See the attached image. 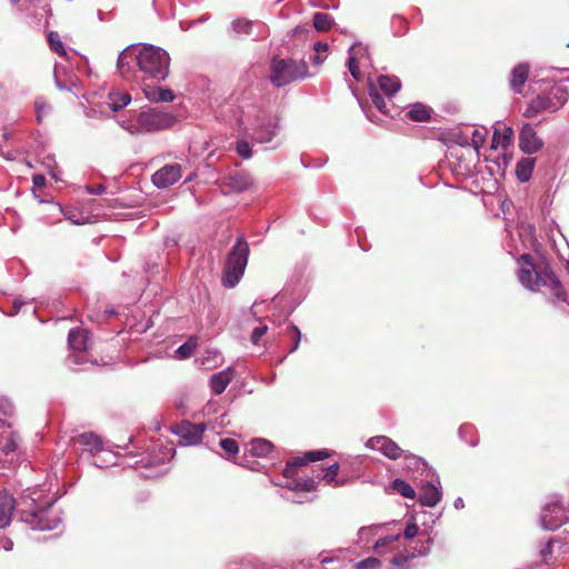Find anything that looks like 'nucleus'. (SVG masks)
<instances>
[{"label":"nucleus","instance_id":"1","mask_svg":"<svg viewBox=\"0 0 569 569\" xmlns=\"http://www.w3.org/2000/svg\"><path fill=\"white\" fill-rule=\"evenodd\" d=\"M249 252V243L243 237H239L228 254L223 269L222 284L224 287L233 288L240 281L248 263Z\"/></svg>","mask_w":569,"mask_h":569},{"label":"nucleus","instance_id":"2","mask_svg":"<svg viewBox=\"0 0 569 569\" xmlns=\"http://www.w3.org/2000/svg\"><path fill=\"white\" fill-rule=\"evenodd\" d=\"M137 64L150 78L161 80L168 76L169 56L160 48L144 46L137 56Z\"/></svg>","mask_w":569,"mask_h":569},{"label":"nucleus","instance_id":"3","mask_svg":"<svg viewBox=\"0 0 569 569\" xmlns=\"http://www.w3.org/2000/svg\"><path fill=\"white\" fill-rule=\"evenodd\" d=\"M271 82L277 87L309 77L305 60L273 59L271 63Z\"/></svg>","mask_w":569,"mask_h":569},{"label":"nucleus","instance_id":"4","mask_svg":"<svg viewBox=\"0 0 569 569\" xmlns=\"http://www.w3.org/2000/svg\"><path fill=\"white\" fill-rule=\"evenodd\" d=\"M568 100V92L562 87H552L547 94L532 99L523 112L526 118H535L542 112H556Z\"/></svg>","mask_w":569,"mask_h":569},{"label":"nucleus","instance_id":"5","mask_svg":"<svg viewBox=\"0 0 569 569\" xmlns=\"http://www.w3.org/2000/svg\"><path fill=\"white\" fill-rule=\"evenodd\" d=\"M176 117L159 108H152L139 113L137 119V133H149L166 130L173 126Z\"/></svg>","mask_w":569,"mask_h":569},{"label":"nucleus","instance_id":"6","mask_svg":"<svg viewBox=\"0 0 569 569\" xmlns=\"http://www.w3.org/2000/svg\"><path fill=\"white\" fill-rule=\"evenodd\" d=\"M518 264V279L520 283L531 291H538L540 279L542 274V268L537 269L533 262V257L529 253H523L517 259Z\"/></svg>","mask_w":569,"mask_h":569},{"label":"nucleus","instance_id":"7","mask_svg":"<svg viewBox=\"0 0 569 569\" xmlns=\"http://www.w3.org/2000/svg\"><path fill=\"white\" fill-rule=\"evenodd\" d=\"M567 519L566 509L558 500L548 502L541 511V523L547 530L560 528Z\"/></svg>","mask_w":569,"mask_h":569},{"label":"nucleus","instance_id":"8","mask_svg":"<svg viewBox=\"0 0 569 569\" xmlns=\"http://www.w3.org/2000/svg\"><path fill=\"white\" fill-rule=\"evenodd\" d=\"M277 123L270 114L259 111L254 121V137L260 143L270 142L276 134Z\"/></svg>","mask_w":569,"mask_h":569},{"label":"nucleus","instance_id":"9","mask_svg":"<svg viewBox=\"0 0 569 569\" xmlns=\"http://www.w3.org/2000/svg\"><path fill=\"white\" fill-rule=\"evenodd\" d=\"M330 456L327 449L308 451L302 457H296L288 461L283 469V476L291 478L296 475L297 468L307 465L308 462L319 461Z\"/></svg>","mask_w":569,"mask_h":569},{"label":"nucleus","instance_id":"10","mask_svg":"<svg viewBox=\"0 0 569 569\" xmlns=\"http://www.w3.org/2000/svg\"><path fill=\"white\" fill-rule=\"evenodd\" d=\"M174 432L180 437L181 443L186 446L197 445L202 440L204 425L183 421L176 427Z\"/></svg>","mask_w":569,"mask_h":569},{"label":"nucleus","instance_id":"11","mask_svg":"<svg viewBox=\"0 0 569 569\" xmlns=\"http://www.w3.org/2000/svg\"><path fill=\"white\" fill-rule=\"evenodd\" d=\"M367 447L382 452L386 457L397 460L402 456L403 450L386 436L372 437L367 441Z\"/></svg>","mask_w":569,"mask_h":569},{"label":"nucleus","instance_id":"12","mask_svg":"<svg viewBox=\"0 0 569 569\" xmlns=\"http://www.w3.org/2000/svg\"><path fill=\"white\" fill-rule=\"evenodd\" d=\"M182 176L179 163L167 164L152 174V182L158 188H168L176 183Z\"/></svg>","mask_w":569,"mask_h":569},{"label":"nucleus","instance_id":"13","mask_svg":"<svg viewBox=\"0 0 569 569\" xmlns=\"http://www.w3.org/2000/svg\"><path fill=\"white\" fill-rule=\"evenodd\" d=\"M543 146L542 140L538 137L531 124L526 123L519 133V147L527 153L532 154L538 152Z\"/></svg>","mask_w":569,"mask_h":569},{"label":"nucleus","instance_id":"14","mask_svg":"<svg viewBox=\"0 0 569 569\" xmlns=\"http://www.w3.org/2000/svg\"><path fill=\"white\" fill-rule=\"evenodd\" d=\"M540 284H552L549 290L550 295L561 301H565L567 298V292L563 289L561 282L559 281L556 273L549 266H545L542 268V274L539 276Z\"/></svg>","mask_w":569,"mask_h":569},{"label":"nucleus","instance_id":"15","mask_svg":"<svg viewBox=\"0 0 569 569\" xmlns=\"http://www.w3.org/2000/svg\"><path fill=\"white\" fill-rule=\"evenodd\" d=\"M16 500L7 491L0 492V528H6L11 522Z\"/></svg>","mask_w":569,"mask_h":569},{"label":"nucleus","instance_id":"16","mask_svg":"<svg viewBox=\"0 0 569 569\" xmlns=\"http://www.w3.org/2000/svg\"><path fill=\"white\" fill-rule=\"evenodd\" d=\"M529 71V66L526 63H519L512 69L510 86L515 92L520 93L522 91V87L528 80Z\"/></svg>","mask_w":569,"mask_h":569},{"label":"nucleus","instance_id":"17","mask_svg":"<svg viewBox=\"0 0 569 569\" xmlns=\"http://www.w3.org/2000/svg\"><path fill=\"white\" fill-rule=\"evenodd\" d=\"M88 332L83 329H72L68 336V342L71 349L76 351H86L88 348Z\"/></svg>","mask_w":569,"mask_h":569},{"label":"nucleus","instance_id":"18","mask_svg":"<svg viewBox=\"0 0 569 569\" xmlns=\"http://www.w3.org/2000/svg\"><path fill=\"white\" fill-rule=\"evenodd\" d=\"M441 499V492L433 485H427L419 495V502L422 506L435 507Z\"/></svg>","mask_w":569,"mask_h":569},{"label":"nucleus","instance_id":"19","mask_svg":"<svg viewBox=\"0 0 569 569\" xmlns=\"http://www.w3.org/2000/svg\"><path fill=\"white\" fill-rule=\"evenodd\" d=\"M231 382L230 371H220L210 378V387L214 395H221Z\"/></svg>","mask_w":569,"mask_h":569},{"label":"nucleus","instance_id":"20","mask_svg":"<svg viewBox=\"0 0 569 569\" xmlns=\"http://www.w3.org/2000/svg\"><path fill=\"white\" fill-rule=\"evenodd\" d=\"M74 441L89 451H98L102 448V440L93 432H83L74 438Z\"/></svg>","mask_w":569,"mask_h":569},{"label":"nucleus","instance_id":"21","mask_svg":"<svg viewBox=\"0 0 569 569\" xmlns=\"http://www.w3.org/2000/svg\"><path fill=\"white\" fill-rule=\"evenodd\" d=\"M378 87L386 96L392 97L399 91L401 83L397 77L380 76Z\"/></svg>","mask_w":569,"mask_h":569},{"label":"nucleus","instance_id":"22","mask_svg":"<svg viewBox=\"0 0 569 569\" xmlns=\"http://www.w3.org/2000/svg\"><path fill=\"white\" fill-rule=\"evenodd\" d=\"M407 117L417 122L428 121L431 117V109L422 103H415L407 112Z\"/></svg>","mask_w":569,"mask_h":569},{"label":"nucleus","instance_id":"23","mask_svg":"<svg viewBox=\"0 0 569 569\" xmlns=\"http://www.w3.org/2000/svg\"><path fill=\"white\" fill-rule=\"evenodd\" d=\"M39 526L37 530H52L58 527L59 519L57 517L51 516V510L48 508L40 509V515L38 519Z\"/></svg>","mask_w":569,"mask_h":569},{"label":"nucleus","instance_id":"24","mask_svg":"<svg viewBox=\"0 0 569 569\" xmlns=\"http://www.w3.org/2000/svg\"><path fill=\"white\" fill-rule=\"evenodd\" d=\"M3 442H0V450L8 455L18 448V437L14 432L4 429L1 432Z\"/></svg>","mask_w":569,"mask_h":569},{"label":"nucleus","instance_id":"25","mask_svg":"<svg viewBox=\"0 0 569 569\" xmlns=\"http://www.w3.org/2000/svg\"><path fill=\"white\" fill-rule=\"evenodd\" d=\"M312 22L317 31L326 32L331 29L333 24V19L330 14L326 12H316L313 14Z\"/></svg>","mask_w":569,"mask_h":569},{"label":"nucleus","instance_id":"26","mask_svg":"<svg viewBox=\"0 0 569 569\" xmlns=\"http://www.w3.org/2000/svg\"><path fill=\"white\" fill-rule=\"evenodd\" d=\"M272 448V443L264 439H256L252 440L250 443V452L257 457L268 456L271 452Z\"/></svg>","mask_w":569,"mask_h":569},{"label":"nucleus","instance_id":"27","mask_svg":"<svg viewBox=\"0 0 569 569\" xmlns=\"http://www.w3.org/2000/svg\"><path fill=\"white\" fill-rule=\"evenodd\" d=\"M109 99L111 101V109L119 111L130 103L131 96L128 92H113L109 94Z\"/></svg>","mask_w":569,"mask_h":569},{"label":"nucleus","instance_id":"28","mask_svg":"<svg viewBox=\"0 0 569 569\" xmlns=\"http://www.w3.org/2000/svg\"><path fill=\"white\" fill-rule=\"evenodd\" d=\"M369 96L373 103V106L385 114H388L387 110V103L383 99V97L379 93L378 87H376L373 83L369 84Z\"/></svg>","mask_w":569,"mask_h":569},{"label":"nucleus","instance_id":"29","mask_svg":"<svg viewBox=\"0 0 569 569\" xmlns=\"http://www.w3.org/2000/svg\"><path fill=\"white\" fill-rule=\"evenodd\" d=\"M533 169L532 159H522L517 163V177L520 181H528Z\"/></svg>","mask_w":569,"mask_h":569},{"label":"nucleus","instance_id":"30","mask_svg":"<svg viewBox=\"0 0 569 569\" xmlns=\"http://www.w3.org/2000/svg\"><path fill=\"white\" fill-rule=\"evenodd\" d=\"M391 488L405 498L412 499L416 496L415 489L407 481L399 478L392 481Z\"/></svg>","mask_w":569,"mask_h":569},{"label":"nucleus","instance_id":"31","mask_svg":"<svg viewBox=\"0 0 569 569\" xmlns=\"http://www.w3.org/2000/svg\"><path fill=\"white\" fill-rule=\"evenodd\" d=\"M48 43L50 49L61 57L66 56V50L61 41L60 34L57 31H50L48 34Z\"/></svg>","mask_w":569,"mask_h":569},{"label":"nucleus","instance_id":"32","mask_svg":"<svg viewBox=\"0 0 569 569\" xmlns=\"http://www.w3.org/2000/svg\"><path fill=\"white\" fill-rule=\"evenodd\" d=\"M512 138V129L507 128L502 134H500L497 130L493 133L492 138V147L496 144H501L503 148L508 147L511 143Z\"/></svg>","mask_w":569,"mask_h":569},{"label":"nucleus","instance_id":"33","mask_svg":"<svg viewBox=\"0 0 569 569\" xmlns=\"http://www.w3.org/2000/svg\"><path fill=\"white\" fill-rule=\"evenodd\" d=\"M148 98L154 101L169 102L173 100L174 96L169 89H157L152 93H148Z\"/></svg>","mask_w":569,"mask_h":569},{"label":"nucleus","instance_id":"34","mask_svg":"<svg viewBox=\"0 0 569 569\" xmlns=\"http://www.w3.org/2000/svg\"><path fill=\"white\" fill-rule=\"evenodd\" d=\"M196 346V340L193 338H190L187 342H184L177 349L176 353L180 359L189 358L193 353Z\"/></svg>","mask_w":569,"mask_h":569},{"label":"nucleus","instance_id":"35","mask_svg":"<svg viewBox=\"0 0 569 569\" xmlns=\"http://www.w3.org/2000/svg\"><path fill=\"white\" fill-rule=\"evenodd\" d=\"M286 335L292 339V347L290 349V352L296 351L299 348V343L301 340V332L299 328L295 325H289L286 329Z\"/></svg>","mask_w":569,"mask_h":569},{"label":"nucleus","instance_id":"36","mask_svg":"<svg viewBox=\"0 0 569 569\" xmlns=\"http://www.w3.org/2000/svg\"><path fill=\"white\" fill-rule=\"evenodd\" d=\"M39 515L40 509L37 510H30V511H22L21 517L22 520L30 526L31 529L37 530L39 522Z\"/></svg>","mask_w":569,"mask_h":569},{"label":"nucleus","instance_id":"37","mask_svg":"<svg viewBox=\"0 0 569 569\" xmlns=\"http://www.w3.org/2000/svg\"><path fill=\"white\" fill-rule=\"evenodd\" d=\"M293 483V489L307 492L313 491L317 487L316 481L312 478L298 479L295 480Z\"/></svg>","mask_w":569,"mask_h":569},{"label":"nucleus","instance_id":"38","mask_svg":"<svg viewBox=\"0 0 569 569\" xmlns=\"http://www.w3.org/2000/svg\"><path fill=\"white\" fill-rule=\"evenodd\" d=\"M220 447L229 456H236L239 451L238 442L234 439L226 438L220 441Z\"/></svg>","mask_w":569,"mask_h":569},{"label":"nucleus","instance_id":"39","mask_svg":"<svg viewBox=\"0 0 569 569\" xmlns=\"http://www.w3.org/2000/svg\"><path fill=\"white\" fill-rule=\"evenodd\" d=\"M313 49L316 51V54L311 59L312 63L315 66H320L325 60V58L321 57V53L327 52L328 44L326 42H316Z\"/></svg>","mask_w":569,"mask_h":569},{"label":"nucleus","instance_id":"40","mask_svg":"<svg viewBox=\"0 0 569 569\" xmlns=\"http://www.w3.org/2000/svg\"><path fill=\"white\" fill-rule=\"evenodd\" d=\"M348 69L351 73V76L357 80V81H360L361 80V71H360V68H359V62L357 60L356 57L351 56L349 59H348Z\"/></svg>","mask_w":569,"mask_h":569},{"label":"nucleus","instance_id":"41","mask_svg":"<svg viewBox=\"0 0 569 569\" xmlns=\"http://www.w3.org/2000/svg\"><path fill=\"white\" fill-rule=\"evenodd\" d=\"M252 23L244 19H238L233 22V29L238 33L249 34L251 32Z\"/></svg>","mask_w":569,"mask_h":569},{"label":"nucleus","instance_id":"42","mask_svg":"<svg viewBox=\"0 0 569 569\" xmlns=\"http://www.w3.org/2000/svg\"><path fill=\"white\" fill-rule=\"evenodd\" d=\"M381 562L379 559L369 557L357 563V569H378Z\"/></svg>","mask_w":569,"mask_h":569},{"label":"nucleus","instance_id":"43","mask_svg":"<svg viewBox=\"0 0 569 569\" xmlns=\"http://www.w3.org/2000/svg\"><path fill=\"white\" fill-rule=\"evenodd\" d=\"M339 472V465L333 463L325 470L323 479L327 483H332Z\"/></svg>","mask_w":569,"mask_h":569},{"label":"nucleus","instance_id":"44","mask_svg":"<svg viewBox=\"0 0 569 569\" xmlns=\"http://www.w3.org/2000/svg\"><path fill=\"white\" fill-rule=\"evenodd\" d=\"M267 331H268L267 325H261V326L254 328L252 331V335H251V342L253 345H258L260 339L267 333Z\"/></svg>","mask_w":569,"mask_h":569},{"label":"nucleus","instance_id":"45","mask_svg":"<svg viewBox=\"0 0 569 569\" xmlns=\"http://www.w3.org/2000/svg\"><path fill=\"white\" fill-rule=\"evenodd\" d=\"M237 152L244 159H249L251 157V148L247 141H240L237 143Z\"/></svg>","mask_w":569,"mask_h":569},{"label":"nucleus","instance_id":"46","mask_svg":"<svg viewBox=\"0 0 569 569\" xmlns=\"http://www.w3.org/2000/svg\"><path fill=\"white\" fill-rule=\"evenodd\" d=\"M486 142V137L479 130H475L472 134V144L476 150L480 149Z\"/></svg>","mask_w":569,"mask_h":569},{"label":"nucleus","instance_id":"47","mask_svg":"<svg viewBox=\"0 0 569 569\" xmlns=\"http://www.w3.org/2000/svg\"><path fill=\"white\" fill-rule=\"evenodd\" d=\"M418 533V526L416 522H409L407 523L406 528H405V531H403V537L406 539H412L413 537H416Z\"/></svg>","mask_w":569,"mask_h":569},{"label":"nucleus","instance_id":"48","mask_svg":"<svg viewBox=\"0 0 569 569\" xmlns=\"http://www.w3.org/2000/svg\"><path fill=\"white\" fill-rule=\"evenodd\" d=\"M59 211H61L66 219L71 221L74 224H80L82 221L78 218V214L74 211L71 210H64L61 207H59Z\"/></svg>","mask_w":569,"mask_h":569},{"label":"nucleus","instance_id":"49","mask_svg":"<svg viewBox=\"0 0 569 569\" xmlns=\"http://www.w3.org/2000/svg\"><path fill=\"white\" fill-rule=\"evenodd\" d=\"M552 555V541L549 540L546 546L542 548L541 550V556L543 558L545 561L548 560L549 557H551Z\"/></svg>","mask_w":569,"mask_h":569},{"label":"nucleus","instance_id":"50","mask_svg":"<svg viewBox=\"0 0 569 569\" xmlns=\"http://www.w3.org/2000/svg\"><path fill=\"white\" fill-rule=\"evenodd\" d=\"M397 538H398L397 536L380 538V539L377 540V542L375 545V548L378 549L380 547H385L388 543L393 542L395 540H397Z\"/></svg>","mask_w":569,"mask_h":569},{"label":"nucleus","instance_id":"51","mask_svg":"<svg viewBox=\"0 0 569 569\" xmlns=\"http://www.w3.org/2000/svg\"><path fill=\"white\" fill-rule=\"evenodd\" d=\"M33 186L37 188H42L46 184V178L42 174H34L32 177Z\"/></svg>","mask_w":569,"mask_h":569},{"label":"nucleus","instance_id":"52","mask_svg":"<svg viewBox=\"0 0 569 569\" xmlns=\"http://www.w3.org/2000/svg\"><path fill=\"white\" fill-rule=\"evenodd\" d=\"M408 556H403V555H398V556H395L392 559H391V563L395 565V566H402L406 563V561L408 560Z\"/></svg>","mask_w":569,"mask_h":569},{"label":"nucleus","instance_id":"53","mask_svg":"<svg viewBox=\"0 0 569 569\" xmlns=\"http://www.w3.org/2000/svg\"><path fill=\"white\" fill-rule=\"evenodd\" d=\"M103 191L104 187L102 184H99L96 188L90 189V192L93 194H101Z\"/></svg>","mask_w":569,"mask_h":569},{"label":"nucleus","instance_id":"54","mask_svg":"<svg viewBox=\"0 0 569 569\" xmlns=\"http://www.w3.org/2000/svg\"><path fill=\"white\" fill-rule=\"evenodd\" d=\"M12 541L9 540V539H4L3 540V543H2V547L6 549V550H11L12 549Z\"/></svg>","mask_w":569,"mask_h":569},{"label":"nucleus","instance_id":"55","mask_svg":"<svg viewBox=\"0 0 569 569\" xmlns=\"http://www.w3.org/2000/svg\"><path fill=\"white\" fill-rule=\"evenodd\" d=\"M72 359H73L74 363H81L82 362V360H80L78 356H73Z\"/></svg>","mask_w":569,"mask_h":569},{"label":"nucleus","instance_id":"56","mask_svg":"<svg viewBox=\"0 0 569 569\" xmlns=\"http://www.w3.org/2000/svg\"><path fill=\"white\" fill-rule=\"evenodd\" d=\"M552 287V284H539V289L540 288H547L548 290H550Z\"/></svg>","mask_w":569,"mask_h":569},{"label":"nucleus","instance_id":"57","mask_svg":"<svg viewBox=\"0 0 569 569\" xmlns=\"http://www.w3.org/2000/svg\"><path fill=\"white\" fill-rule=\"evenodd\" d=\"M0 428L3 430L6 429V422L2 419H0Z\"/></svg>","mask_w":569,"mask_h":569},{"label":"nucleus","instance_id":"58","mask_svg":"<svg viewBox=\"0 0 569 569\" xmlns=\"http://www.w3.org/2000/svg\"><path fill=\"white\" fill-rule=\"evenodd\" d=\"M246 186H247V183H246V182H243V184L239 186V187H238V189H239V190H242V189H244V188H246Z\"/></svg>","mask_w":569,"mask_h":569},{"label":"nucleus","instance_id":"59","mask_svg":"<svg viewBox=\"0 0 569 569\" xmlns=\"http://www.w3.org/2000/svg\"><path fill=\"white\" fill-rule=\"evenodd\" d=\"M302 31H303V30H302V29H300V28H297V29L295 30V32H296V33H299V32H302Z\"/></svg>","mask_w":569,"mask_h":569},{"label":"nucleus","instance_id":"60","mask_svg":"<svg viewBox=\"0 0 569 569\" xmlns=\"http://www.w3.org/2000/svg\"><path fill=\"white\" fill-rule=\"evenodd\" d=\"M567 47H569V43L567 44Z\"/></svg>","mask_w":569,"mask_h":569}]
</instances>
